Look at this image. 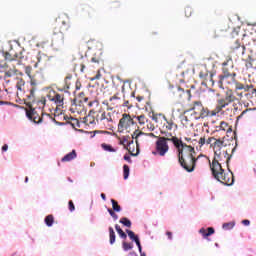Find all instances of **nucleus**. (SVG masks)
Here are the masks:
<instances>
[{"mask_svg":"<svg viewBox=\"0 0 256 256\" xmlns=\"http://www.w3.org/2000/svg\"><path fill=\"white\" fill-rule=\"evenodd\" d=\"M115 113H117V111L112 110V111H107V112H102L99 121H101V123H113L115 121Z\"/></svg>","mask_w":256,"mask_h":256,"instance_id":"17","label":"nucleus"},{"mask_svg":"<svg viewBox=\"0 0 256 256\" xmlns=\"http://www.w3.org/2000/svg\"><path fill=\"white\" fill-rule=\"evenodd\" d=\"M164 120L166 121V123H164V127L167 131H177V124H175L173 119L168 120L167 117L164 116Z\"/></svg>","mask_w":256,"mask_h":256,"instance_id":"22","label":"nucleus"},{"mask_svg":"<svg viewBox=\"0 0 256 256\" xmlns=\"http://www.w3.org/2000/svg\"><path fill=\"white\" fill-rule=\"evenodd\" d=\"M216 181H219L223 185L231 186L235 183V176H233V172H226L225 170L217 176Z\"/></svg>","mask_w":256,"mask_h":256,"instance_id":"12","label":"nucleus"},{"mask_svg":"<svg viewBox=\"0 0 256 256\" xmlns=\"http://www.w3.org/2000/svg\"><path fill=\"white\" fill-rule=\"evenodd\" d=\"M253 87H254L253 84L245 85L241 82H238L236 83V88L234 89V92L237 95V97H239V99H243V92H239V91H245L247 93L251 91Z\"/></svg>","mask_w":256,"mask_h":256,"instance_id":"16","label":"nucleus"},{"mask_svg":"<svg viewBox=\"0 0 256 256\" xmlns=\"http://www.w3.org/2000/svg\"><path fill=\"white\" fill-rule=\"evenodd\" d=\"M229 43L232 51H239L240 55H245V45H241L239 38H232Z\"/></svg>","mask_w":256,"mask_h":256,"instance_id":"15","label":"nucleus"},{"mask_svg":"<svg viewBox=\"0 0 256 256\" xmlns=\"http://www.w3.org/2000/svg\"><path fill=\"white\" fill-rule=\"evenodd\" d=\"M235 101H237L235 93L232 89H228L226 91L225 98L218 100V105L216 106L218 113H221V111H223L227 105H230V103H235Z\"/></svg>","mask_w":256,"mask_h":256,"instance_id":"6","label":"nucleus"},{"mask_svg":"<svg viewBox=\"0 0 256 256\" xmlns=\"http://www.w3.org/2000/svg\"><path fill=\"white\" fill-rule=\"evenodd\" d=\"M97 121H99V119H95V110H90L88 115L84 117V123L88 127H93L97 124Z\"/></svg>","mask_w":256,"mask_h":256,"instance_id":"19","label":"nucleus"},{"mask_svg":"<svg viewBox=\"0 0 256 256\" xmlns=\"http://www.w3.org/2000/svg\"><path fill=\"white\" fill-rule=\"evenodd\" d=\"M99 79H101V70H98L96 75L90 78V81H99Z\"/></svg>","mask_w":256,"mask_h":256,"instance_id":"45","label":"nucleus"},{"mask_svg":"<svg viewBox=\"0 0 256 256\" xmlns=\"http://www.w3.org/2000/svg\"><path fill=\"white\" fill-rule=\"evenodd\" d=\"M119 223H121L125 227H131V220H129L128 218H125V217L121 218Z\"/></svg>","mask_w":256,"mask_h":256,"instance_id":"37","label":"nucleus"},{"mask_svg":"<svg viewBox=\"0 0 256 256\" xmlns=\"http://www.w3.org/2000/svg\"><path fill=\"white\" fill-rule=\"evenodd\" d=\"M109 237H110V245H113L115 243V230H113V227H109Z\"/></svg>","mask_w":256,"mask_h":256,"instance_id":"34","label":"nucleus"},{"mask_svg":"<svg viewBox=\"0 0 256 256\" xmlns=\"http://www.w3.org/2000/svg\"><path fill=\"white\" fill-rule=\"evenodd\" d=\"M89 101V98L85 96V92H81L76 99L73 100L72 105H75L77 107V103L81 105V103H87Z\"/></svg>","mask_w":256,"mask_h":256,"instance_id":"24","label":"nucleus"},{"mask_svg":"<svg viewBox=\"0 0 256 256\" xmlns=\"http://www.w3.org/2000/svg\"><path fill=\"white\" fill-rule=\"evenodd\" d=\"M208 79L213 83V73H210V75H206L205 80L207 81Z\"/></svg>","mask_w":256,"mask_h":256,"instance_id":"53","label":"nucleus"},{"mask_svg":"<svg viewBox=\"0 0 256 256\" xmlns=\"http://www.w3.org/2000/svg\"><path fill=\"white\" fill-rule=\"evenodd\" d=\"M75 87H76V91H79V89H81V82L80 81H76Z\"/></svg>","mask_w":256,"mask_h":256,"instance_id":"52","label":"nucleus"},{"mask_svg":"<svg viewBox=\"0 0 256 256\" xmlns=\"http://www.w3.org/2000/svg\"><path fill=\"white\" fill-rule=\"evenodd\" d=\"M69 29H71V25L62 21V26L54 27L52 41H54V43H58V45H65V34L63 31H69Z\"/></svg>","mask_w":256,"mask_h":256,"instance_id":"5","label":"nucleus"},{"mask_svg":"<svg viewBox=\"0 0 256 256\" xmlns=\"http://www.w3.org/2000/svg\"><path fill=\"white\" fill-rule=\"evenodd\" d=\"M108 213L109 215L112 216V218L114 219V221H117V219H119V216H117V214L115 213V211L111 208H108Z\"/></svg>","mask_w":256,"mask_h":256,"instance_id":"42","label":"nucleus"},{"mask_svg":"<svg viewBox=\"0 0 256 256\" xmlns=\"http://www.w3.org/2000/svg\"><path fill=\"white\" fill-rule=\"evenodd\" d=\"M162 135L164 136H159L158 138L165 139L166 143L167 141H170L171 143H173L174 147H176V145H179L181 141V139H179L177 136H174L171 132H162Z\"/></svg>","mask_w":256,"mask_h":256,"instance_id":"18","label":"nucleus"},{"mask_svg":"<svg viewBox=\"0 0 256 256\" xmlns=\"http://www.w3.org/2000/svg\"><path fill=\"white\" fill-rule=\"evenodd\" d=\"M204 158L206 161H209L210 169L212 171V175L214 179H216L220 175V173H223L225 171L221 166V163H219L220 161H223V158H220L219 156H214L212 163H211V160H209V158H206V157Z\"/></svg>","mask_w":256,"mask_h":256,"instance_id":"8","label":"nucleus"},{"mask_svg":"<svg viewBox=\"0 0 256 256\" xmlns=\"http://www.w3.org/2000/svg\"><path fill=\"white\" fill-rule=\"evenodd\" d=\"M7 149H9V146L7 144H4L2 146V151H7Z\"/></svg>","mask_w":256,"mask_h":256,"instance_id":"60","label":"nucleus"},{"mask_svg":"<svg viewBox=\"0 0 256 256\" xmlns=\"http://www.w3.org/2000/svg\"><path fill=\"white\" fill-rule=\"evenodd\" d=\"M103 105L106 106L107 111H115L117 108L121 107V97H119V92L111 96L109 100H105Z\"/></svg>","mask_w":256,"mask_h":256,"instance_id":"10","label":"nucleus"},{"mask_svg":"<svg viewBox=\"0 0 256 256\" xmlns=\"http://www.w3.org/2000/svg\"><path fill=\"white\" fill-rule=\"evenodd\" d=\"M242 223H243L245 226L251 225V221H249V220H243Z\"/></svg>","mask_w":256,"mask_h":256,"instance_id":"57","label":"nucleus"},{"mask_svg":"<svg viewBox=\"0 0 256 256\" xmlns=\"http://www.w3.org/2000/svg\"><path fill=\"white\" fill-rule=\"evenodd\" d=\"M214 233H215V228L213 227H209L207 229L201 228L199 230V234L202 235L204 239H207V237H211V235H213Z\"/></svg>","mask_w":256,"mask_h":256,"instance_id":"23","label":"nucleus"},{"mask_svg":"<svg viewBox=\"0 0 256 256\" xmlns=\"http://www.w3.org/2000/svg\"><path fill=\"white\" fill-rule=\"evenodd\" d=\"M184 13L186 17H191L193 15V8H191V6H187Z\"/></svg>","mask_w":256,"mask_h":256,"instance_id":"39","label":"nucleus"},{"mask_svg":"<svg viewBox=\"0 0 256 256\" xmlns=\"http://www.w3.org/2000/svg\"><path fill=\"white\" fill-rule=\"evenodd\" d=\"M216 128L218 129V131H226V133H231V131H233L231 126H229V123L225 121L220 122L219 126H217Z\"/></svg>","mask_w":256,"mask_h":256,"instance_id":"26","label":"nucleus"},{"mask_svg":"<svg viewBox=\"0 0 256 256\" xmlns=\"http://www.w3.org/2000/svg\"><path fill=\"white\" fill-rule=\"evenodd\" d=\"M118 235L121 237V239H127V234L122 230L118 231Z\"/></svg>","mask_w":256,"mask_h":256,"instance_id":"50","label":"nucleus"},{"mask_svg":"<svg viewBox=\"0 0 256 256\" xmlns=\"http://www.w3.org/2000/svg\"><path fill=\"white\" fill-rule=\"evenodd\" d=\"M121 107H127V109H131L133 105L129 102V100H125L123 104H121Z\"/></svg>","mask_w":256,"mask_h":256,"instance_id":"47","label":"nucleus"},{"mask_svg":"<svg viewBox=\"0 0 256 256\" xmlns=\"http://www.w3.org/2000/svg\"><path fill=\"white\" fill-rule=\"evenodd\" d=\"M111 203L113 211L116 213H121V206L119 205V202H117L115 199H111Z\"/></svg>","mask_w":256,"mask_h":256,"instance_id":"33","label":"nucleus"},{"mask_svg":"<svg viewBox=\"0 0 256 256\" xmlns=\"http://www.w3.org/2000/svg\"><path fill=\"white\" fill-rule=\"evenodd\" d=\"M200 147H203V145L206 143L205 137H201L198 141Z\"/></svg>","mask_w":256,"mask_h":256,"instance_id":"51","label":"nucleus"},{"mask_svg":"<svg viewBox=\"0 0 256 256\" xmlns=\"http://www.w3.org/2000/svg\"><path fill=\"white\" fill-rule=\"evenodd\" d=\"M29 108V110H26V116L28 117V119L36 124L43 123V113L41 114L42 116H40L37 110L33 108L32 105H29Z\"/></svg>","mask_w":256,"mask_h":256,"instance_id":"14","label":"nucleus"},{"mask_svg":"<svg viewBox=\"0 0 256 256\" xmlns=\"http://www.w3.org/2000/svg\"><path fill=\"white\" fill-rule=\"evenodd\" d=\"M172 93H173L174 97L181 98V97H183L185 90L179 86H176V87L172 88Z\"/></svg>","mask_w":256,"mask_h":256,"instance_id":"28","label":"nucleus"},{"mask_svg":"<svg viewBox=\"0 0 256 256\" xmlns=\"http://www.w3.org/2000/svg\"><path fill=\"white\" fill-rule=\"evenodd\" d=\"M91 63H96V65H103V60H101L99 58L92 57Z\"/></svg>","mask_w":256,"mask_h":256,"instance_id":"46","label":"nucleus"},{"mask_svg":"<svg viewBox=\"0 0 256 256\" xmlns=\"http://www.w3.org/2000/svg\"><path fill=\"white\" fill-rule=\"evenodd\" d=\"M15 75H20L23 77V72L19 71L17 68H10L8 71L5 72V77H13Z\"/></svg>","mask_w":256,"mask_h":256,"instance_id":"27","label":"nucleus"},{"mask_svg":"<svg viewBox=\"0 0 256 256\" xmlns=\"http://www.w3.org/2000/svg\"><path fill=\"white\" fill-rule=\"evenodd\" d=\"M102 149H104V151H109L110 153H115V149L113 148V146L109 145V144H101Z\"/></svg>","mask_w":256,"mask_h":256,"instance_id":"36","label":"nucleus"},{"mask_svg":"<svg viewBox=\"0 0 256 256\" xmlns=\"http://www.w3.org/2000/svg\"><path fill=\"white\" fill-rule=\"evenodd\" d=\"M235 149H237V142H235V146H233L232 144V150H231V153H235Z\"/></svg>","mask_w":256,"mask_h":256,"instance_id":"58","label":"nucleus"},{"mask_svg":"<svg viewBox=\"0 0 256 256\" xmlns=\"http://www.w3.org/2000/svg\"><path fill=\"white\" fill-rule=\"evenodd\" d=\"M71 79H73L72 75H68L65 77V84L67 86V89H69V85H70L69 81H71Z\"/></svg>","mask_w":256,"mask_h":256,"instance_id":"48","label":"nucleus"},{"mask_svg":"<svg viewBox=\"0 0 256 256\" xmlns=\"http://www.w3.org/2000/svg\"><path fill=\"white\" fill-rule=\"evenodd\" d=\"M68 124L71 125V127L73 129H79V127H81V123L79 122V120L77 118H69Z\"/></svg>","mask_w":256,"mask_h":256,"instance_id":"29","label":"nucleus"},{"mask_svg":"<svg viewBox=\"0 0 256 256\" xmlns=\"http://www.w3.org/2000/svg\"><path fill=\"white\" fill-rule=\"evenodd\" d=\"M30 85H31V88L30 89H36L38 90V86H39V81H37V79H35V77H30Z\"/></svg>","mask_w":256,"mask_h":256,"instance_id":"35","label":"nucleus"},{"mask_svg":"<svg viewBox=\"0 0 256 256\" xmlns=\"http://www.w3.org/2000/svg\"><path fill=\"white\" fill-rule=\"evenodd\" d=\"M123 171H124V179H129V166L127 164L123 166Z\"/></svg>","mask_w":256,"mask_h":256,"instance_id":"41","label":"nucleus"},{"mask_svg":"<svg viewBox=\"0 0 256 256\" xmlns=\"http://www.w3.org/2000/svg\"><path fill=\"white\" fill-rule=\"evenodd\" d=\"M68 207H69V211L71 212L75 211V204L72 202V200L68 202Z\"/></svg>","mask_w":256,"mask_h":256,"instance_id":"49","label":"nucleus"},{"mask_svg":"<svg viewBox=\"0 0 256 256\" xmlns=\"http://www.w3.org/2000/svg\"><path fill=\"white\" fill-rule=\"evenodd\" d=\"M137 247H141V242L139 241V238H136V241H135Z\"/></svg>","mask_w":256,"mask_h":256,"instance_id":"61","label":"nucleus"},{"mask_svg":"<svg viewBox=\"0 0 256 256\" xmlns=\"http://www.w3.org/2000/svg\"><path fill=\"white\" fill-rule=\"evenodd\" d=\"M222 227H223V229L228 231L229 229H233V227H235V223H233V222L224 223L222 225Z\"/></svg>","mask_w":256,"mask_h":256,"instance_id":"40","label":"nucleus"},{"mask_svg":"<svg viewBox=\"0 0 256 256\" xmlns=\"http://www.w3.org/2000/svg\"><path fill=\"white\" fill-rule=\"evenodd\" d=\"M233 69V58L227 56L226 60L222 63V74L218 77V87L220 89H229V87H235L237 89V73L231 71Z\"/></svg>","mask_w":256,"mask_h":256,"instance_id":"2","label":"nucleus"},{"mask_svg":"<svg viewBox=\"0 0 256 256\" xmlns=\"http://www.w3.org/2000/svg\"><path fill=\"white\" fill-rule=\"evenodd\" d=\"M133 125H135V121L133 120V118H131V115L123 114L122 118L119 121L118 129L120 131H125V129L133 127Z\"/></svg>","mask_w":256,"mask_h":256,"instance_id":"13","label":"nucleus"},{"mask_svg":"<svg viewBox=\"0 0 256 256\" xmlns=\"http://www.w3.org/2000/svg\"><path fill=\"white\" fill-rule=\"evenodd\" d=\"M147 137V134L142 132L141 130H135L132 134V140L135 139L136 142V149H139V143H143L145 141V138Z\"/></svg>","mask_w":256,"mask_h":256,"instance_id":"20","label":"nucleus"},{"mask_svg":"<svg viewBox=\"0 0 256 256\" xmlns=\"http://www.w3.org/2000/svg\"><path fill=\"white\" fill-rule=\"evenodd\" d=\"M32 71H33V68H32L31 66H26V67H25V73H26V75L29 77V79H30L31 77H33V76H31Z\"/></svg>","mask_w":256,"mask_h":256,"instance_id":"44","label":"nucleus"},{"mask_svg":"<svg viewBox=\"0 0 256 256\" xmlns=\"http://www.w3.org/2000/svg\"><path fill=\"white\" fill-rule=\"evenodd\" d=\"M186 113H191L194 119L199 121V119H208V117H215L219 114V110L215 108L214 110H209V108L203 106L201 101H194Z\"/></svg>","mask_w":256,"mask_h":256,"instance_id":"3","label":"nucleus"},{"mask_svg":"<svg viewBox=\"0 0 256 256\" xmlns=\"http://www.w3.org/2000/svg\"><path fill=\"white\" fill-rule=\"evenodd\" d=\"M115 229H116L117 233H118V231H121V230H122V229H121V226H119L118 224L115 225Z\"/></svg>","mask_w":256,"mask_h":256,"instance_id":"64","label":"nucleus"},{"mask_svg":"<svg viewBox=\"0 0 256 256\" xmlns=\"http://www.w3.org/2000/svg\"><path fill=\"white\" fill-rule=\"evenodd\" d=\"M136 119L141 127H144V125L149 123V119L145 115L136 116Z\"/></svg>","mask_w":256,"mask_h":256,"instance_id":"30","label":"nucleus"},{"mask_svg":"<svg viewBox=\"0 0 256 256\" xmlns=\"http://www.w3.org/2000/svg\"><path fill=\"white\" fill-rule=\"evenodd\" d=\"M126 233L128 234V237L132 240V241H136V239H139V236L135 235V232L131 231V230H126Z\"/></svg>","mask_w":256,"mask_h":256,"instance_id":"38","label":"nucleus"},{"mask_svg":"<svg viewBox=\"0 0 256 256\" xmlns=\"http://www.w3.org/2000/svg\"><path fill=\"white\" fill-rule=\"evenodd\" d=\"M123 249H124V251H129V250L133 249V244L123 242Z\"/></svg>","mask_w":256,"mask_h":256,"instance_id":"43","label":"nucleus"},{"mask_svg":"<svg viewBox=\"0 0 256 256\" xmlns=\"http://www.w3.org/2000/svg\"><path fill=\"white\" fill-rule=\"evenodd\" d=\"M124 161H127L128 163H131V156L125 155L124 156Z\"/></svg>","mask_w":256,"mask_h":256,"instance_id":"54","label":"nucleus"},{"mask_svg":"<svg viewBox=\"0 0 256 256\" xmlns=\"http://www.w3.org/2000/svg\"><path fill=\"white\" fill-rule=\"evenodd\" d=\"M71 42V35L66 36V43H70Z\"/></svg>","mask_w":256,"mask_h":256,"instance_id":"63","label":"nucleus"},{"mask_svg":"<svg viewBox=\"0 0 256 256\" xmlns=\"http://www.w3.org/2000/svg\"><path fill=\"white\" fill-rule=\"evenodd\" d=\"M47 227H53V223H55V217H53V215H48L45 217L44 219Z\"/></svg>","mask_w":256,"mask_h":256,"instance_id":"31","label":"nucleus"},{"mask_svg":"<svg viewBox=\"0 0 256 256\" xmlns=\"http://www.w3.org/2000/svg\"><path fill=\"white\" fill-rule=\"evenodd\" d=\"M206 143L207 145H210L211 147H213L214 157L223 158L224 156L226 157V163H229L231 159V155H229V152H227V150H225L223 153L221 152V149H223V147H227V145H225V142H223V140L210 137L206 140Z\"/></svg>","mask_w":256,"mask_h":256,"instance_id":"4","label":"nucleus"},{"mask_svg":"<svg viewBox=\"0 0 256 256\" xmlns=\"http://www.w3.org/2000/svg\"><path fill=\"white\" fill-rule=\"evenodd\" d=\"M24 87L25 80L23 78H17L16 89L22 92Z\"/></svg>","mask_w":256,"mask_h":256,"instance_id":"32","label":"nucleus"},{"mask_svg":"<svg viewBox=\"0 0 256 256\" xmlns=\"http://www.w3.org/2000/svg\"><path fill=\"white\" fill-rule=\"evenodd\" d=\"M47 99L55 103L57 107H63L64 105L63 101H65V95L59 94L55 90H50L49 93L47 94Z\"/></svg>","mask_w":256,"mask_h":256,"instance_id":"11","label":"nucleus"},{"mask_svg":"<svg viewBox=\"0 0 256 256\" xmlns=\"http://www.w3.org/2000/svg\"><path fill=\"white\" fill-rule=\"evenodd\" d=\"M183 123H186V127L189 126L188 122H189V118H187L186 116L183 118L182 120Z\"/></svg>","mask_w":256,"mask_h":256,"instance_id":"55","label":"nucleus"},{"mask_svg":"<svg viewBox=\"0 0 256 256\" xmlns=\"http://www.w3.org/2000/svg\"><path fill=\"white\" fill-rule=\"evenodd\" d=\"M37 89L30 88V93L27 96L28 105H33L34 103H37L39 105V109H43L47 103V99L45 97H41L37 100Z\"/></svg>","mask_w":256,"mask_h":256,"instance_id":"9","label":"nucleus"},{"mask_svg":"<svg viewBox=\"0 0 256 256\" xmlns=\"http://www.w3.org/2000/svg\"><path fill=\"white\" fill-rule=\"evenodd\" d=\"M147 127L150 129V131H153L155 129V126L153 124H147Z\"/></svg>","mask_w":256,"mask_h":256,"instance_id":"62","label":"nucleus"},{"mask_svg":"<svg viewBox=\"0 0 256 256\" xmlns=\"http://www.w3.org/2000/svg\"><path fill=\"white\" fill-rule=\"evenodd\" d=\"M166 153H169V143L165 142V138H157L155 149L152 151V154L159 155V157H165Z\"/></svg>","mask_w":256,"mask_h":256,"instance_id":"7","label":"nucleus"},{"mask_svg":"<svg viewBox=\"0 0 256 256\" xmlns=\"http://www.w3.org/2000/svg\"><path fill=\"white\" fill-rule=\"evenodd\" d=\"M175 149L178 152V161L181 167H183V169H185V171L188 173H193V171H195L197 161H199L201 157H205L200 155L195 158V148L191 146V144L182 142V140H180L178 145L175 146Z\"/></svg>","mask_w":256,"mask_h":256,"instance_id":"1","label":"nucleus"},{"mask_svg":"<svg viewBox=\"0 0 256 256\" xmlns=\"http://www.w3.org/2000/svg\"><path fill=\"white\" fill-rule=\"evenodd\" d=\"M73 159H77V151L72 150L70 153L66 154L62 159V163H69V161H73Z\"/></svg>","mask_w":256,"mask_h":256,"instance_id":"25","label":"nucleus"},{"mask_svg":"<svg viewBox=\"0 0 256 256\" xmlns=\"http://www.w3.org/2000/svg\"><path fill=\"white\" fill-rule=\"evenodd\" d=\"M166 235H167L168 239H173V233L172 232L167 231Z\"/></svg>","mask_w":256,"mask_h":256,"instance_id":"56","label":"nucleus"},{"mask_svg":"<svg viewBox=\"0 0 256 256\" xmlns=\"http://www.w3.org/2000/svg\"><path fill=\"white\" fill-rule=\"evenodd\" d=\"M123 145L127 149V151L132 155V157H137L139 155V148L131 149V146L133 145V140L129 141V138L125 137L123 138Z\"/></svg>","mask_w":256,"mask_h":256,"instance_id":"21","label":"nucleus"},{"mask_svg":"<svg viewBox=\"0 0 256 256\" xmlns=\"http://www.w3.org/2000/svg\"><path fill=\"white\" fill-rule=\"evenodd\" d=\"M95 103H96V105H97V101H90V102L88 103V106H89V107H93V105H95Z\"/></svg>","mask_w":256,"mask_h":256,"instance_id":"59","label":"nucleus"}]
</instances>
